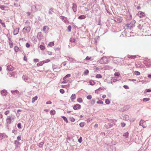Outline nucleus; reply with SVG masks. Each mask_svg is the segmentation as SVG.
I'll return each mask as SVG.
<instances>
[{"label":"nucleus","instance_id":"1","mask_svg":"<svg viewBox=\"0 0 151 151\" xmlns=\"http://www.w3.org/2000/svg\"><path fill=\"white\" fill-rule=\"evenodd\" d=\"M99 61L101 64H105L108 63V59L106 57H104L101 58Z\"/></svg>","mask_w":151,"mask_h":151},{"label":"nucleus","instance_id":"2","mask_svg":"<svg viewBox=\"0 0 151 151\" xmlns=\"http://www.w3.org/2000/svg\"><path fill=\"white\" fill-rule=\"evenodd\" d=\"M14 121V118H11L10 116H7L6 119V122L7 124H10Z\"/></svg>","mask_w":151,"mask_h":151},{"label":"nucleus","instance_id":"3","mask_svg":"<svg viewBox=\"0 0 151 151\" xmlns=\"http://www.w3.org/2000/svg\"><path fill=\"white\" fill-rule=\"evenodd\" d=\"M139 125L142 126L143 128H145L147 127V124L143 120H141L139 123Z\"/></svg>","mask_w":151,"mask_h":151},{"label":"nucleus","instance_id":"4","mask_svg":"<svg viewBox=\"0 0 151 151\" xmlns=\"http://www.w3.org/2000/svg\"><path fill=\"white\" fill-rule=\"evenodd\" d=\"M22 79L26 82H30V80L29 78L26 76H23L22 77Z\"/></svg>","mask_w":151,"mask_h":151},{"label":"nucleus","instance_id":"5","mask_svg":"<svg viewBox=\"0 0 151 151\" xmlns=\"http://www.w3.org/2000/svg\"><path fill=\"white\" fill-rule=\"evenodd\" d=\"M137 15L140 18L144 17L145 15V13L141 11H139Z\"/></svg>","mask_w":151,"mask_h":151},{"label":"nucleus","instance_id":"6","mask_svg":"<svg viewBox=\"0 0 151 151\" xmlns=\"http://www.w3.org/2000/svg\"><path fill=\"white\" fill-rule=\"evenodd\" d=\"M81 106L79 104H76L73 107V109L75 110H78L81 108Z\"/></svg>","mask_w":151,"mask_h":151},{"label":"nucleus","instance_id":"7","mask_svg":"<svg viewBox=\"0 0 151 151\" xmlns=\"http://www.w3.org/2000/svg\"><path fill=\"white\" fill-rule=\"evenodd\" d=\"M77 5L75 3H73V4L72 9L75 12L77 11Z\"/></svg>","mask_w":151,"mask_h":151},{"label":"nucleus","instance_id":"8","mask_svg":"<svg viewBox=\"0 0 151 151\" xmlns=\"http://www.w3.org/2000/svg\"><path fill=\"white\" fill-rule=\"evenodd\" d=\"M14 143L16 146V148H18L19 147L20 143L17 140H15Z\"/></svg>","mask_w":151,"mask_h":151},{"label":"nucleus","instance_id":"9","mask_svg":"<svg viewBox=\"0 0 151 151\" xmlns=\"http://www.w3.org/2000/svg\"><path fill=\"white\" fill-rule=\"evenodd\" d=\"M1 93L2 96H5L7 94V92L6 90H4L1 91Z\"/></svg>","mask_w":151,"mask_h":151},{"label":"nucleus","instance_id":"10","mask_svg":"<svg viewBox=\"0 0 151 151\" xmlns=\"http://www.w3.org/2000/svg\"><path fill=\"white\" fill-rule=\"evenodd\" d=\"M7 70L9 71H12L13 70V67L12 65H10L7 67Z\"/></svg>","mask_w":151,"mask_h":151},{"label":"nucleus","instance_id":"11","mask_svg":"<svg viewBox=\"0 0 151 151\" xmlns=\"http://www.w3.org/2000/svg\"><path fill=\"white\" fill-rule=\"evenodd\" d=\"M127 57L129 58L134 59L136 58L137 57V56L136 55H128Z\"/></svg>","mask_w":151,"mask_h":151},{"label":"nucleus","instance_id":"12","mask_svg":"<svg viewBox=\"0 0 151 151\" xmlns=\"http://www.w3.org/2000/svg\"><path fill=\"white\" fill-rule=\"evenodd\" d=\"M49 29V27L47 26H44L43 29V31L45 32H46L48 31Z\"/></svg>","mask_w":151,"mask_h":151},{"label":"nucleus","instance_id":"13","mask_svg":"<svg viewBox=\"0 0 151 151\" xmlns=\"http://www.w3.org/2000/svg\"><path fill=\"white\" fill-rule=\"evenodd\" d=\"M24 30H26L27 32H29L30 30V28L29 27H24L23 29V30L24 31Z\"/></svg>","mask_w":151,"mask_h":151},{"label":"nucleus","instance_id":"14","mask_svg":"<svg viewBox=\"0 0 151 151\" xmlns=\"http://www.w3.org/2000/svg\"><path fill=\"white\" fill-rule=\"evenodd\" d=\"M19 28H16L14 29L13 32V33L14 35H17L19 32Z\"/></svg>","mask_w":151,"mask_h":151},{"label":"nucleus","instance_id":"15","mask_svg":"<svg viewBox=\"0 0 151 151\" xmlns=\"http://www.w3.org/2000/svg\"><path fill=\"white\" fill-rule=\"evenodd\" d=\"M86 17V15H82L78 17V18L79 19H85Z\"/></svg>","mask_w":151,"mask_h":151},{"label":"nucleus","instance_id":"16","mask_svg":"<svg viewBox=\"0 0 151 151\" xmlns=\"http://www.w3.org/2000/svg\"><path fill=\"white\" fill-rule=\"evenodd\" d=\"M76 98V95L75 94H73L70 97V99L72 101H73Z\"/></svg>","mask_w":151,"mask_h":151},{"label":"nucleus","instance_id":"17","mask_svg":"<svg viewBox=\"0 0 151 151\" xmlns=\"http://www.w3.org/2000/svg\"><path fill=\"white\" fill-rule=\"evenodd\" d=\"M54 45V42H50L48 44V46L51 47L53 46Z\"/></svg>","mask_w":151,"mask_h":151},{"label":"nucleus","instance_id":"18","mask_svg":"<svg viewBox=\"0 0 151 151\" xmlns=\"http://www.w3.org/2000/svg\"><path fill=\"white\" fill-rule=\"evenodd\" d=\"M124 118L125 121H128L129 119V117L128 115H126L124 116Z\"/></svg>","mask_w":151,"mask_h":151},{"label":"nucleus","instance_id":"19","mask_svg":"<svg viewBox=\"0 0 151 151\" xmlns=\"http://www.w3.org/2000/svg\"><path fill=\"white\" fill-rule=\"evenodd\" d=\"M11 92L12 93L14 94H18L19 93L18 91L17 90H15L14 91H11Z\"/></svg>","mask_w":151,"mask_h":151},{"label":"nucleus","instance_id":"20","mask_svg":"<svg viewBox=\"0 0 151 151\" xmlns=\"http://www.w3.org/2000/svg\"><path fill=\"white\" fill-rule=\"evenodd\" d=\"M91 85H93L95 84V83L93 80L90 81L88 82Z\"/></svg>","mask_w":151,"mask_h":151},{"label":"nucleus","instance_id":"21","mask_svg":"<svg viewBox=\"0 0 151 151\" xmlns=\"http://www.w3.org/2000/svg\"><path fill=\"white\" fill-rule=\"evenodd\" d=\"M37 96H36L35 97L32 98V103L35 102V101L37 99Z\"/></svg>","mask_w":151,"mask_h":151},{"label":"nucleus","instance_id":"22","mask_svg":"<svg viewBox=\"0 0 151 151\" xmlns=\"http://www.w3.org/2000/svg\"><path fill=\"white\" fill-rule=\"evenodd\" d=\"M129 133L128 132H127L124 133L123 134V136L125 137L126 138H127L129 136Z\"/></svg>","mask_w":151,"mask_h":151},{"label":"nucleus","instance_id":"23","mask_svg":"<svg viewBox=\"0 0 151 151\" xmlns=\"http://www.w3.org/2000/svg\"><path fill=\"white\" fill-rule=\"evenodd\" d=\"M111 82H115L117 81V79H116V77H114L112 78L111 79Z\"/></svg>","mask_w":151,"mask_h":151},{"label":"nucleus","instance_id":"24","mask_svg":"<svg viewBox=\"0 0 151 151\" xmlns=\"http://www.w3.org/2000/svg\"><path fill=\"white\" fill-rule=\"evenodd\" d=\"M102 76L100 74H97L96 76V78H102Z\"/></svg>","mask_w":151,"mask_h":151},{"label":"nucleus","instance_id":"25","mask_svg":"<svg viewBox=\"0 0 151 151\" xmlns=\"http://www.w3.org/2000/svg\"><path fill=\"white\" fill-rule=\"evenodd\" d=\"M6 6H5L3 5H0V8L2 10H4V9L5 8H8Z\"/></svg>","mask_w":151,"mask_h":151},{"label":"nucleus","instance_id":"26","mask_svg":"<svg viewBox=\"0 0 151 151\" xmlns=\"http://www.w3.org/2000/svg\"><path fill=\"white\" fill-rule=\"evenodd\" d=\"M9 45L10 47L12 48L13 47V42L12 41H9Z\"/></svg>","mask_w":151,"mask_h":151},{"label":"nucleus","instance_id":"27","mask_svg":"<svg viewBox=\"0 0 151 151\" xmlns=\"http://www.w3.org/2000/svg\"><path fill=\"white\" fill-rule=\"evenodd\" d=\"M150 100V98H144L143 100H142V101H143L144 102H146V101H149Z\"/></svg>","mask_w":151,"mask_h":151},{"label":"nucleus","instance_id":"28","mask_svg":"<svg viewBox=\"0 0 151 151\" xmlns=\"http://www.w3.org/2000/svg\"><path fill=\"white\" fill-rule=\"evenodd\" d=\"M50 113L51 114L54 115L55 114V111L54 110H51L50 111Z\"/></svg>","mask_w":151,"mask_h":151},{"label":"nucleus","instance_id":"29","mask_svg":"<svg viewBox=\"0 0 151 151\" xmlns=\"http://www.w3.org/2000/svg\"><path fill=\"white\" fill-rule=\"evenodd\" d=\"M77 101L79 103H82L83 102V100L81 98H79L77 99Z\"/></svg>","mask_w":151,"mask_h":151},{"label":"nucleus","instance_id":"30","mask_svg":"<svg viewBox=\"0 0 151 151\" xmlns=\"http://www.w3.org/2000/svg\"><path fill=\"white\" fill-rule=\"evenodd\" d=\"M40 48L42 50H44L45 48V47L42 45H40Z\"/></svg>","mask_w":151,"mask_h":151},{"label":"nucleus","instance_id":"31","mask_svg":"<svg viewBox=\"0 0 151 151\" xmlns=\"http://www.w3.org/2000/svg\"><path fill=\"white\" fill-rule=\"evenodd\" d=\"M62 117L63 120L66 122L68 123V120L67 118L65 117L62 116Z\"/></svg>","mask_w":151,"mask_h":151},{"label":"nucleus","instance_id":"32","mask_svg":"<svg viewBox=\"0 0 151 151\" xmlns=\"http://www.w3.org/2000/svg\"><path fill=\"white\" fill-rule=\"evenodd\" d=\"M96 103L98 104H104L103 102L101 100H100L98 101H97Z\"/></svg>","mask_w":151,"mask_h":151},{"label":"nucleus","instance_id":"33","mask_svg":"<svg viewBox=\"0 0 151 151\" xmlns=\"http://www.w3.org/2000/svg\"><path fill=\"white\" fill-rule=\"evenodd\" d=\"M88 73H89V71L87 69V70H86L85 71H84V74L85 75H87L88 74Z\"/></svg>","mask_w":151,"mask_h":151},{"label":"nucleus","instance_id":"34","mask_svg":"<svg viewBox=\"0 0 151 151\" xmlns=\"http://www.w3.org/2000/svg\"><path fill=\"white\" fill-rule=\"evenodd\" d=\"M105 103L107 104H109L110 103V101L109 99H106L105 100Z\"/></svg>","mask_w":151,"mask_h":151},{"label":"nucleus","instance_id":"35","mask_svg":"<svg viewBox=\"0 0 151 151\" xmlns=\"http://www.w3.org/2000/svg\"><path fill=\"white\" fill-rule=\"evenodd\" d=\"M70 121L72 122H74L75 121V119L73 117H70Z\"/></svg>","mask_w":151,"mask_h":151},{"label":"nucleus","instance_id":"36","mask_svg":"<svg viewBox=\"0 0 151 151\" xmlns=\"http://www.w3.org/2000/svg\"><path fill=\"white\" fill-rule=\"evenodd\" d=\"M36 7L35 6H33L32 7V9L33 11H35L36 10Z\"/></svg>","mask_w":151,"mask_h":151},{"label":"nucleus","instance_id":"37","mask_svg":"<svg viewBox=\"0 0 151 151\" xmlns=\"http://www.w3.org/2000/svg\"><path fill=\"white\" fill-rule=\"evenodd\" d=\"M4 134L0 133V140H1L3 138Z\"/></svg>","mask_w":151,"mask_h":151},{"label":"nucleus","instance_id":"38","mask_svg":"<svg viewBox=\"0 0 151 151\" xmlns=\"http://www.w3.org/2000/svg\"><path fill=\"white\" fill-rule=\"evenodd\" d=\"M114 75L115 76H118L120 75V73L118 72H116L114 73Z\"/></svg>","mask_w":151,"mask_h":151},{"label":"nucleus","instance_id":"39","mask_svg":"<svg viewBox=\"0 0 151 151\" xmlns=\"http://www.w3.org/2000/svg\"><path fill=\"white\" fill-rule=\"evenodd\" d=\"M79 125L81 127H83L84 126V122H81L80 123Z\"/></svg>","mask_w":151,"mask_h":151},{"label":"nucleus","instance_id":"40","mask_svg":"<svg viewBox=\"0 0 151 151\" xmlns=\"http://www.w3.org/2000/svg\"><path fill=\"white\" fill-rule=\"evenodd\" d=\"M151 92V90L150 89H147L145 90V92Z\"/></svg>","mask_w":151,"mask_h":151},{"label":"nucleus","instance_id":"41","mask_svg":"<svg viewBox=\"0 0 151 151\" xmlns=\"http://www.w3.org/2000/svg\"><path fill=\"white\" fill-rule=\"evenodd\" d=\"M9 76L10 77H14L15 76H14V73H11L10 74H9Z\"/></svg>","mask_w":151,"mask_h":151},{"label":"nucleus","instance_id":"42","mask_svg":"<svg viewBox=\"0 0 151 151\" xmlns=\"http://www.w3.org/2000/svg\"><path fill=\"white\" fill-rule=\"evenodd\" d=\"M135 74L136 75H137V76L139 75L140 74V72L139 71H135Z\"/></svg>","mask_w":151,"mask_h":151},{"label":"nucleus","instance_id":"43","mask_svg":"<svg viewBox=\"0 0 151 151\" xmlns=\"http://www.w3.org/2000/svg\"><path fill=\"white\" fill-rule=\"evenodd\" d=\"M86 97L88 99H91L92 98V96L91 95H89L87 96Z\"/></svg>","mask_w":151,"mask_h":151},{"label":"nucleus","instance_id":"44","mask_svg":"<svg viewBox=\"0 0 151 151\" xmlns=\"http://www.w3.org/2000/svg\"><path fill=\"white\" fill-rule=\"evenodd\" d=\"M70 41L71 42H75V39L74 38H71L70 40Z\"/></svg>","mask_w":151,"mask_h":151},{"label":"nucleus","instance_id":"45","mask_svg":"<svg viewBox=\"0 0 151 151\" xmlns=\"http://www.w3.org/2000/svg\"><path fill=\"white\" fill-rule=\"evenodd\" d=\"M14 50L15 52H17L18 50V47L17 46H15L14 47Z\"/></svg>","mask_w":151,"mask_h":151},{"label":"nucleus","instance_id":"46","mask_svg":"<svg viewBox=\"0 0 151 151\" xmlns=\"http://www.w3.org/2000/svg\"><path fill=\"white\" fill-rule=\"evenodd\" d=\"M60 93L62 94L64 93L65 92L64 90L63 89H60Z\"/></svg>","mask_w":151,"mask_h":151},{"label":"nucleus","instance_id":"47","mask_svg":"<svg viewBox=\"0 0 151 151\" xmlns=\"http://www.w3.org/2000/svg\"><path fill=\"white\" fill-rule=\"evenodd\" d=\"M68 29L69 32L71 31V27L70 25H69L68 27Z\"/></svg>","mask_w":151,"mask_h":151},{"label":"nucleus","instance_id":"48","mask_svg":"<svg viewBox=\"0 0 151 151\" xmlns=\"http://www.w3.org/2000/svg\"><path fill=\"white\" fill-rule=\"evenodd\" d=\"M121 127H124L126 125V124L124 122L121 123Z\"/></svg>","mask_w":151,"mask_h":151},{"label":"nucleus","instance_id":"49","mask_svg":"<svg viewBox=\"0 0 151 151\" xmlns=\"http://www.w3.org/2000/svg\"><path fill=\"white\" fill-rule=\"evenodd\" d=\"M135 120V119L134 118H132V119L131 118L130 119V121L131 122H133Z\"/></svg>","mask_w":151,"mask_h":151},{"label":"nucleus","instance_id":"50","mask_svg":"<svg viewBox=\"0 0 151 151\" xmlns=\"http://www.w3.org/2000/svg\"><path fill=\"white\" fill-rule=\"evenodd\" d=\"M14 6L16 7H19L20 6V5H19L18 4H16V3H14Z\"/></svg>","mask_w":151,"mask_h":151},{"label":"nucleus","instance_id":"51","mask_svg":"<svg viewBox=\"0 0 151 151\" xmlns=\"http://www.w3.org/2000/svg\"><path fill=\"white\" fill-rule=\"evenodd\" d=\"M17 127L19 129H20L21 128V124L20 123H19L17 124Z\"/></svg>","mask_w":151,"mask_h":151},{"label":"nucleus","instance_id":"52","mask_svg":"<svg viewBox=\"0 0 151 151\" xmlns=\"http://www.w3.org/2000/svg\"><path fill=\"white\" fill-rule=\"evenodd\" d=\"M91 58V57H90L88 56H87L86 58V60H90Z\"/></svg>","mask_w":151,"mask_h":151},{"label":"nucleus","instance_id":"53","mask_svg":"<svg viewBox=\"0 0 151 151\" xmlns=\"http://www.w3.org/2000/svg\"><path fill=\"white\" fill-rule=\"evenodd\" d=\"M78 141L80 143H81L82 141V137H80V138L78 140Z\"/></svg>","mask_w":151,"mask_h":151},{"label":"nucleus","instance_id":"54","mask_svg":"<svg viewBox=\"0 0 151 151\" xmlns=\"http://www.w3.org/2000/svg\"><path fill=\"white\" fill-rule=\"evenodd\" d=\"M9 113V111L7 110L5 111V112L4 113V114L6 115H7Z\"/></svg>","mask_w":151,"mask_h":151},{"label":"nucleus","instance_id":"55","mask_svg":"<svg viewBox=\"0 0 151 151\" xmlns=\"http://www.w3.org/2000/svg\"><path fill=\"white\" fill-rule=\"evenodd\" d=\"M30 46V45L29 44V43H27L26 44V47H29Z\"/></svg>","mask_w":151,"mask_h":151},{"label":"nucleus","instance_id":"56","mask_svg":"<svg viewBox=\"0 0 151 151\" xmlns=\"http://www.w3.org/2000/svg\"><path fill=\"white\" fill-rule=\"evenodd\" d=\"M52 103V102H51V101H47L46 104H50Z\"/></svg>","mask_w":151,"mask_h":151},{"label":"nucleus","instance_id":"57","mask_svg":"<svg viewBox=\"0 0 151 151\" xmlns=\"http://www.w3.org/2000/svg\"><path fill=\"white\" fill-rule=\"evenodd\" d=\"M71 76V75L70 74H68L67 75L65 76L67 78H69Z\"/></svg>","mask_w":151,"mask_h":151},{"label":"nucleus","instance_id":"58","mask_svg":"<svg viewBox=\"0 0 151 151\" xmlns=\"http://www.w3.org/2000/svg\"><path fill=\"white\" fill-rule=\"evenodd\" d=\"M12 132L14 134H16L17 133V130H14Z\"/></svg>","mask_w":151,"mask_h":151},{"label":"nucleus","instance_id":"59","mask_svg":"<svg viewBox=\"0 0 151 151\" xmlns=\"http://www.w3.org/2000/svg\"><path fill=\"white\" fill-rule=\"evenodd\" d=\"M10 105L9 104H8V105H6V108H5L4 109H6V108L7 109H9L10 108Z\"/></svg>","mask_w":151,"mask_h":151},{"label":"nucleus","instance_id":"60","mask_svg":"<svg viewBox=\"0 0 151 151\" xmlns=\"http://www.w3.org/2000/svg\"><path fill=\"white\" fill-rule=\"evenodd\" d=\"M123 87L125 89H128L129 88V87H128L127 86L124 85Z\"/></svg>","mask_w":151,"mask_h":151},{"label":"nucleus","instance_id":"61","mask_svg":"<svg viewBox=\"0 0 151 151\" xmlns=\"http://www.w3.org/2000/svg\"><path fill=\"white\" fill-rule=\"evenodd\" d=\"M34 61L35 63H37V62H38V59H34Z\"/></svg>","mask_w":151,"mask_h":151},{"label":"nucleus","instance_id":"62","mask_svg":"<svg viewBox=\"0 0 151 151\" xmlns=\"http://www.w3.org/2000/svg\"><path fill=\"white\" fill-rule=\"evenodd\" d=\"M17 139L18 140H20L21 139V138L20 136H18L17 137Z\"/></svg>","mask_w":151,"mask_h":151},{"label":"nucleus","instance_id":"63","mask_svg":"<svg viewBox=\"0 0 151 151\" xmlns=\"http://www.w3.org/2000/svg\"><path fill=\"white\" fill-rule=\"evenodd\" d=\"M106 97V96L105 95H103L102 96V97L103 98V99H104Z\"/></svg>","mask_w":151,"mask_h":151},{"label":"nucleus","instance_id":"64","mask_svg":"<svg viewBox=\"0 0 151 151\" xmlns=\"http://www.w3.org/2000/svg\"><path fill=\"white\" fill-rule=\"evenodd\" d=\"M94 127H98V125L97 124H96L94 126Z\"/></svg>","mask_w":151,"mask_h":151}]
</instances>
